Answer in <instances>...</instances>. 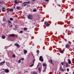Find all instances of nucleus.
Listing matches in <instances>:
<instances>
[{
	"mask_svg": "<svg viewBox=\"0 0 74 74\" xmlns=\"http://www.w3.org/2000/svg\"><path fill=\"white\" fill-rule=\"evenodd\" d=\"M14 3H16V4H18V1H17L16 0H15Z\"/></svg>",
	"mask_w": 74,
	"mask_h": 74,
	"instance_id": "obj_19",
	"label": "nucleus"
},
{
	"mask_svg": "<svg viewBox=\"0 0 74 74\" xmlns=\"http://www.w3.org/2000/svg\"><path fill=\"white\" fill-rule=\"evenodd\" d=\"M58 6H59V7H60V5H59Z\"/></svg>",
	"mask_w": 74,
	"mask_h": 74,
	"instance_id": "obj_45",
	"label": "nucleus"
},
{
	"mask_svg": "<svg viewBox=\"0 0 74 74\" xmlns=\"http://www.w3.org/2000/svg\"><path fill=\"white\" fill-rule=\"evenodd\" d=\"M34 66V63H33L31 65H30V67H33Z\"/></svg>",
	"mask_w": 74,
	"mask_h": 74,
	"instance_id": "obj_24",
	"label": "nucleus"
},
{
	"mask_svg": "<svg viewBox=\"0 0 74 74\" xmlns=\"http://www.w3.org/2000/svg\"><path fill=\"white\" fill-rule=\"evenodd\" d=\"M5 63V61H4L3 62H1L0 63V65L1 66V65H3L4 63Z\"/></svg>",
	"mask_w": 74,
	"mask_h": 74,
	"instance_id": "obj_5",
	"label": "nucleus"
},
{
	"mask_svg": "<svg viewBox=\"0 0 74 74\" xmlns=\"http://www.w3.org/2000/svg\"><path fill=\"white\" fill-rule=\"evenodd\" d=\"M34 12H36L37 11V10L36 9H34L33 10Z\"/></svg>",
	"mask_w": 74,
	"mask_h": 74,
	"instance_id": "obj_29",
	"label": "nucleus"
},
{
	"mask_svg": "<svg viewBox=\"0 0 74 74\" xmlns=\"http://www.w3.org/2000/svg\"><path fill=\"white\" fill-rule=\"evenodd\" d=\"M47 22H45V23H44L45 25H46V24H47Z\"/></svg>",
	"mask_w": 74,
	"mask_h": 74,
	"instance_id": "obj_39",
	"label": "nucleus"
},
{
	"mask_svg": "<svg viewBox=\"0 0 74 74\" xmlns=\"http://www.w3.org/2000/svg\"><path fill=\"white\" fill-rule=\"evenodd\" d=\"M32 74H38V73L37 72L33 71Z\"/></svg>",
	"mask_w": 74,
	"mask_h": 74,
	"instance_id": "obj_13",
	"label": "nucleus"
},
{
	"mask_svg": "<svg viewBox=\"0 0 74 74\" xmlns=\"http://www.w3.org/2000/svg\"><path fill=\"white\" fill-rule=\"evenodd\" d=\"M0 3L1 4H2V2H0Z\"/></svg>",
	"mask_w": 74,
	"mask_h": 74,
	"instance_id": "obj_46",
	"label": "nucleus"
},
{
	"mask_svg": "<svg viewBox=\"0 0 74 74\" xmlns=\"http://www.w3.org/2000/svg\"><path fill=\"white\" fill-rule=\"evenodd\" d=\"M1 38L3 39H5V36H2Z\"/></svg>",
	"mask_w": 74,
	"mask_h": 74,
	"instance_id": "obj_17",
	"label": "nucleus"
},
{
	"mask_svg": "<svg viewBox=\"0 0 74 74\" xmlns=\"http://www.w3.org/2000/svg\"><path fill=\"white\" fill-rule=\"evenodd\" d=\"M19 8H20V7H18V6H17L16 7L17 10H19Z\"/></svg>",
	"mask_w": 74,
	"mask_h": 74,
	"instance_id": "obj_27",
	"label": "nucleus"
},
{
	"mask_svg": "<svg viewBox=\"0 0 74 74\" xmlns=\"http://www.w3.org/2000/svg\"><path fill=\"white\" fill-rule=\"evenodd\" d=\"M49 24H48V23H47V24L46 25V26L48 27V26H49Z\"/></svg>",
	"mask_w": 74,
	"mask_h": 74,
	"instance_id": "obj_34",
	"label": "nucleus"
},
{
	"mask_svg": "<svg viewBox=\"0 0 74 74\" xmlns=\"http://www.w3.org/2000/svg\"><path fill=\"white\" fill-rule=\"evenodd\" d=\"M66 66L67 67H69V64H68V63H66Z\"/></svg>",
	"mask_w": 74,
	"mask_h": 74,
	"instance_id": "obj_20",
	"label": "nucleus"
},
{
	"mask_svg": "<svg viewBox=\"0 0 74 74\" xmlns=\"http://www.w3.org/2000/svg\"><path fill=\"white\" fill-rule=\"evenodd\" d=\"M14 45H15V46H16L18 47H20V45H19L17 43H16L14 44Z\"/></svg>",
	"mask_w": 74,
	"mask_h": 74,
	"instance_id": "obj_4",
	"label": "nucleus"
},
{
	"mask_svg": "<svg viewBox=\"0 0 74 74\" xmlns=\"http://www.w3.org/2000/svg\"><path fill=\"white\" fill-rule=\"evenodd\" d=\"M21 62V59H20L18 61V63H20Z\"/></svg>",
	"mask_w": 74,
	"mask_h": 74,
	"instance_id": "obj_25",
	"label": "nucleus"
},
{
	"mask_svg": "<svg viewBox=\"0 0 74 74\" xmlns=\"http://www.w3.org/2000/svg\"><path fill=\"white\" fill-rule=\"evenodd\" d=\"M15 27H16V28H17V27H18V26L17 25H16Z\"/></svg>",
	"mask_w": 74,
	"mask_h": 74,
	"instance_id": "obj_40",
	"label": "nucleus"
},
{
	"mask_svg": "<svg viewBox=\"0 0 74 74\" xmlns=\"http://www.w3.org/2000/svg\"><path fill=\"white\" fill-rule=\"evenodd\" d=\"M38 70L39 71V73H41V68H39L38 69Z\"/></svg>",
	"mask_w": 74,
	"mask_h": 74,
	"instance_id": "obj_15",
	"label": "nucleus"
},
{
	"mask_svg": "<svg viewBox=\"0 0 74 74\" xmlns=\"http://www.w3.org/2000/svg\"><path fill=\"white\" fill-rule=\"evenodd\" d=\"M5 73H9V70H8V69H5Z\"/></svg>",
	"mask_w": 74,
	"mask_h": 74,
	"instance_id": "obj_9",
	"label": "nucleus"
},
{
	"mask_svg": "<svg viewBox=\"0 0 74 74\" xmlns=\"http://www.w3.org/2000/svg\"><path fill=\"white\" fill-rule=\"evenodd\" d=\"M60 53H64V52L62 50H61L60 52Z\"/></svg>",
	"mask_w": 74,
	"mask_h": 74,
	"instance_id": "obj_31",
	"label": "nucleus"
},
{
	"mask_svg": "<svg viewBox=\"0 0 74 74\" xmlns=\"http://www.w3.org/2000/svg\"><path fill=\"white\" fill-rule=\"evenodd\" d=\"M7 22L8 23H11V21H10L9 20V21H8Z\"/></svg>",
	"mask_w": 74,
	"mask_h": 74,
	"instance_id": "obj_23",
	"label": "nucleus"
},
{
	"mask_svg": "<svg viewBox=\"0 0 74 74\" xmlns=\"http://www.w3.org/2000/svg\"><path fill=\"white\" fill-rule=\"evenodd\" d=\"M28 18L29 19H33V16L32 15H29L28 16Z\"/></svg>",
	"mask_w": 74,
	"mask_h": 74,
	"instance_id": "obj_3",
	"label": "nucleus"
},
{
	"mask_svg": "<svg viewBox=\"0 0 74 74\" xmlns=\"http://www.w3.org/2000/svg\"><path fill=\"white\" fill-rule=\"evenodd\" d=\"M49 1V0H46V1Z\"/></svg>",
	"mask_w": 74,
	"mask_h": 74,
	"instance_id": "obj_43",
	"label": "nucleus"
},
{
	"mask_svg": "<svg viewBox=\"0 0 74 74\" xmlns=\"http://www.w3.org/2000/svg\"><path fill=\"white\" fill-rule=\"evenodd\" d=\"M35 0H32V1H33V2H34L35 1Z\"/></svg>",
	"mask_w": 74,
	"mask_h": 74,
	"instance_id": "obj_42",
	"label": "nucleus"
},
{
	"mask_svg": "<svg viewBox=\"0 0 74 74\" xmlns=\"http://www.w3.org/2000/svg\"><path fill=\"white\" fill-rule=\"evenodd\" d=\"M20 33H23V31L22 30H21L20 31Z\"/></svg>",
	"mask_w": 74,
	"mask_h": 74,
	"instance_id": "obj_28",
	"label": "nucleus"
},
{
	"mask_svg": "<svg viewBox=\"0 0 74 74\" xmlns=\"http://www.w3.org/2000/svg\"><path fill=\"white\" fill-rule=\"evenodd\" d=\"M73 74H74V71L73 72Z\"/></svg>",
	"mask_w": 74,
	"mask_h": 74,
	"instance_id": "obj_53",
	"label": "nucleus"
},
{
	"mask_svg": "<svg viewBox=\"0 0 74 74\" xmlns=\"http://www.w3.org/2000/svg\"><path fill=\"white\" fill-rule=\"evenodd\" d=\"M49 62L50 63H51L52 64H53V61H52V60L51 59L50 61H49Z\"/></svg>",
	"mask_w": 74,
	"mask_h": 74,
	"instance_id": "obj_10",
	"label": "nucleus"
},
{
	"mask_svg": "<svg viewBox=\"0 0 74 74\" xmlns=\"http://www.w3.org/2000/svg\"><path fill=\"white\" fill-rule=\"evenodd\" d=\"M68 60V63L69 64H71V61L70 60V59H69Z\"/></svg>",
	"mask_w": 74,
	"mask_h": 74,
	"instance_id": "obj_14",
	"label": "nucleus"
},
{
	"mask_svg": "<svg viewBox=\"0 0 74 74\" xmlns=\"http://www.w3.org/2000/svg\"><path fill=\"white\" fill-rule=\"evenodd\" d=\"M10 37H14L15 36V34H11L9 35Z\"/></svg>",
	"mask_w": 74,
	"mask_h": 74,
	"instance_id": "obj_6",
	"label": "nucleus"
},
{
	"mask_svg": "<svg viewBox=\"0 0 74 74\" xmlns=\"http://www.w3.org/2000/svg\"><path fill=\"white\" fill-rule=\"evenodd\" d=\"M5 69H2L1 70V71H2L1 72V73H4L5 71Z\"/></svg>",
	"mask_w": 74,
	"mask_h": 74,
	"instance_id": "obj_8",
	"label": "nucleus"
},
{
	"mask_svg": "<svg viewBox=\"0 0 74 74\" xmlns=\"http://www.w3.org/2000/svg\"><path fill=\"white\" fill-rule=\"evenodd\" d=\"M42 65H43V67H45V66H47V64H46L45 63L43 64Z\"/></svg>",
	"mask_w": 74,
	"mask_h": 74,
	"instance_id": "obj_18",
	"label": "nucleus"
},
{
	"mask_svg": "<svg viewBox=\"0 0 74 74\" xmlns=\"http://www.w3.org/2000/svg\"><path fill=\"white\" fill-rule=\"evenodd\" d=\"M10 27H12V25H11L10 26H9Z\"/></svg>",
	"mask_w": 74,
	"mask_h": 74,
	"instance_id": "obj_41",
	"label": "nucleus"
},
{
	"mask_svg": "<svg viewBox=\"0 0 74 74\" xmlns=\"http://www.w3.org/2000/svg\"><path fill=\"white\" fill-rule=\"evenodd\" d=\"M26 3H25V2H24L23 3H22V4L23 5V6H26V5H27V3L26 4Z\"/></svg>",
	"mask_w": 74,
	"mask_h": 74,
	"instance_id": "obj_7",
	"label": "nucleus"
},
{
	"mask_svg": "<svg viewBox=\"0 0 74 74\" xmlns=\"http://www.w3.org/2000/svg\"><path fill=\"white\" fill-rule=\"evenodd\" d=\"M60 71L62 72H64V69L63 68H62V66H60Z\"/></svg>",
	"mask_w": 74,
	"mask_h": 74,
	"instance_id": "obj_1",
	"label": "nucleus"
},
{
	"mask_svg": "<svg viewBox=\"0 0 74 74\" xmlns=\"http://www.w3.org/2000/svg\"><path fill=\"white\" fill-rule=\"evenodd\" d=\"M21 59V60H24V58H22L21 59Z\"/></svg>",
	"mask_w": 74,
	"mask_h": 74,
	"instance_id": "obj_36",
	"label": "nucleus"
},
{
	"mask_svg": "<svg viewBox=\"0 0 74 74\" xmlns=\"http://www.w3.org/2000/svg\"><path fill=\"white\" fill-rule=\"evenodd\" d=\"M13 58H15V54H13L12 56Z\"/></svg>",
	"mask_w": 74,
	"mask_h": 74,
	"instance_id": "obj_33",
	"label": "nucleus"
},
{
	"mask_svg": "<svg viewBox=\"0 0 74 74\" xmlns=\"http://www.w3.org/2000/svg\"><path fill=\"white\" fill-rule=\"evenodd\" d=\"M1 12V10H0V13Z\"/></svg>",
	"mask_w": 74,
	"mask_h": 74,
	"instance_id": "obj_51",
	"label": "nucleus"
},
{
	"mask_svg": "<svg viewBox=\"0 0 74 74\" xmlns=\"http://www.w3.org/2000/svg\"><path fill=\"white\" fill-rule=\"evenodd\" d=\"M7 13H8V11H7Z\"/></svg>",
	"mask_w": 74,
	"mask_h": 74,
	"instance_id": "obj_48",
	"label": "nucleus"
},
{
	"mask_svg": "<svg viewBox=\"0 0 74 74\" xmlns=\"http://www.w3.org/2000/svg\"><path fill=\"white\" fill-rule=\"evenodd\" d=\"M14 11V9H10V12H12V11Z\"/></svg>",
	"mask_w": 74,
	"mask_h": 74,
	"instance_id": "obj_21",
	"label": "nucleus"
},
{
	"mask_svg": "<svg viewBox=\"0 0 74 74\" xmlns=\"http://www.w3.org/2000/svg\"><path fill=\"white\" fill-rule=\"evenodd\" d=\"M0 74H5V73H3V74H2V73H0Z\"/></svg>",
	"mask_w": 74,
	"mask_h": 74,
	"instance_id": "obj_44",
	"label": "nucleus"
},
{
	"mask_svg": "<svg viewBox=\"0 0 74 74\" xmlns=\"http://www.w3.org/2000/svg\"><path fill=\"white\" fill-rule=\"evenodd\" d=\"M34 62H35V60H34L32 62L33 63H34Z\"/></svg>",
	"mask_w": 74,
	"mask_h": 74,
	"instance_id": "obj_35",
	"label": "nucleus"
},
{
	"mask_svg": "<svg viewBox=\"0 0 74 74\" xmlns=\"http://www.w3.org/2000/svg\"><path fill=\"white\" fill-rule=\"evenodd\" d=\"M64 40H65V41H67V40L66 39H65Z\"/></svg>",
	"mask_w": 74,
	"mask_h": 74,
	"instance_id": "obj_47",
	"label": "nucleus"
},
{
	"mask_svg": "<svg viewBox=\"0 0 74 74\" xmlns=\"http://www.w3.org/2000/svg\"><path fill=\"white\" fill-rule=\"evenodd\" d=\"M30 1L25 2V3H27H27L28 4H30Z\"/></svg>",
	"mask_w": 74,
	"mask_h": 74,
	"instance_id": "obj_22",
	"label": "nucleus"
},
{
	"mask_svg": "<svg viewBox=\"0 0 74 74\" xmlns=\"http://www.w3.org/2000/svg\"><path fill=\"white\" fill-rule=\"evenodd\" d=\"M66 48H70V46L68 45H66Z\"/></svg>",
	"mask_w": 74,
	"mask_h": 74,
	"instance_id": "obj_12",
	"label": "nucleus"
},
{
	"mask_svg": "<svg viewBox=\"0 0 74 74\" xmlns=\"http://www.w3.org/2000/svg\"><path fill=\"white\" fill-rule=\"evenodd\" d=\"M61 64L62 65V66H63V62H61Z\"/></svg>",
	"mask_w": 74,
	"mask_h": 74,
	"instance_id": "obj_37",
	"label": "nucleus"
},
{
	"mask_svg": "<svg viewBox=\"0 0 74 74\" xmlns=\"http://www.w3.org/2000/svg\"><path fill=\"white\" fill-rule=\"evenodd\" d=\"M32 62H31L30 63V64H32Z\"/></svg>",
	"mask_w": 74,
	"mask_h": 74,
	"instance_id": "obj_49",
	"label": "nucleus"
},
{
	"mask_svg": "<svg viewBox=\"0 0 74 74\" xmlns=\"http://www.w3.org/2000/svg\"><path fill=\"white\" fill-rule=\"evenodd\" d=\"M67 71H69V68H67Z\"/></svg>",
	"mask_w": 74,
	"mask_h": 74,
	"instance_id": "obj_38",
	"label": "nucleus"
},
{
	"mask_svg": "<svg viewBox=\"0 0 74 74\" xmlns=\"http://www.w3.org/2000/svg\"><path fill=\"white\" fill-rule=\"evenodd\" d=\"M36 52L38 53H39V52H40L39 51V50H37L36 51Z\"/></svg>",
	"mask_w": 74,
	"mask_h": 74,
	"instance_id": "obj_32",
	"label": "nucleus"
},
{
	"mask_svg": "<svg viewBox=\"0 0 74 74\" xmlns=\"http://www.w3.org/2000/svg\"><path fill=\"white\" fill-rule=\"evenodd\" d=\"M1 10L3 12H4L5 10V8H2Z\"/></svg>",
	"mask_w": 74,
	"mask_h": 74,
	"instance_id": "obj_11",
	"label": "nucleus"
},
{
	"mask_svg": "<svg viewBox=\"0 0 74 74\" xmlns=\"http://www.w3.org/2000/svg\"><path fill=\"white\" fill-rule=\"evenodd\" d=\"M71 32H73V31H71Z\"/></svg>",
	"mask_w": 74,
	"mask_h": 74,
	"instance_id": "obj_52",
	"label": "nucleus"
},
{
	"mask_svg": "<svg viewBox=\"0 0 74 74\" xmlns=\"http://www.w3.org/2000/svg\"><path fill=\"white\" fill-rule=\"evenodd\" d=\"M24 30H27V28H24Z\"/></svg>",
	"mask_w": 74,
	"mask_h": 74,
	"instance_id": "obj_26",
	"label": "nucleus"
},
{
	"mask_svg": "<svg viewBox=\"0 0 74 74\" xmlns=\"http://www.w3.org/2000/svg\"><path fill=\"white\" fill-rule=\"evenodd\" d=\"M10 21H13V18H10Z\"/></svg>",
	"mask_w": 74,
	"mask_h": 74,
	"instance_id": "obj_30",
	"label": "nucleus"
},
{
	"mask_svg": "<svg viewBox=\"0 0 74 74\" xmlns=\"http://www.w3.org/2000/svg\"><path fill=\"white\" fill-rule=\"evenodd\" d=\"M39 60L41 62H43L44 61V59L42 58V56H40L39 58Z\"/></svg>",
	"mask_w": 74,
	"mask_h": 74,
	"instance_id": "obj_2",
	"label": "nucleus"
},
{
	"mask_svg": "<svg viewBox=\"0 0 74 74\" xmlns=\"http://www.w3.org/2000/svg\"><path fill=\"white\" fill-rule=\"evenodd\" d=\"M63 11L64 12V10H63Z\"/></svg>",
	"mask_w": 74,
	"mask_h": 74,
	"instance_id": "obj_50",
	"label": "nucleus"
},
{
	"mask_svg": "<svg viewBox=\"0 0 74 74\" xmlns=\"http://www.w3.org/2000/svg\"><path fill=\"white\" fill-rule=\"evenodd\" d=\"M27 50H25L24 52V53L25 54H26V53H27Z\"/></svg>",
	"mask_w": 74,
	"mask_h": 74,
	"instance_id": "obj_16",
	"label": "nucleus"
}]
</instances>
